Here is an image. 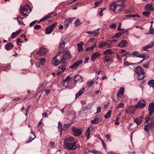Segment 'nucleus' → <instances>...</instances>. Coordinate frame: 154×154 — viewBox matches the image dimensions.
<instances>
[{
  "label": "nucleus",
  "instance_id": "nucleus-61",
  "mask_svg": "<svg viewBox=\"0 0 154 154\" xmlns=\"http://www.w3.org/2000/svg\"><path fill=\"white\" fill-rule=\"evenodd\" d=\"M103 10H101V11H100L99 13V14L100 16H102L103 15Z\"/></svg>",
  "mask_w": 154,
  "mask_h": 154
},
{
  "label": "nucleus",
  "instance_id": "nucleus-40",
  "mask_svg": "<svg viewBox=\"0 0 154 154\" xmlns=\"http://www.w3.org/2000/svg\"><path fill=\"white\" fill-rule=\"evenodd\" d=\"M96 44H95L92 47H88L87 48H86L85 49V51H92L93 50L94 48L96 47Z\"/></svg>",
  "mask_w": 154,
  "mask_h": 154
},
{
  "label": "nucleus",
  "instance_id": "nucleus-18",
  "mask_svg": "<svg viewBox=\"0 0 154 154\" xmlns=\"http://www.w3.org/2000/svg\"><path fill=\"white\" fill-rule=\"evenodd\" d=\"M128 44L127 41L125 40H123L118 45V46L120 48H124Z\"/></svg>",
  "mask_w": 154,
  "mask_h": 154
},
{
  "label": "nucleus",
  "instance_id": "nucleus-49",
  "mask_svg": "<svg viewBox=\"0 0 154 154\" xmlns=\"http://www.w3.org/2000/svg\"><path fill=\"white\" fill-rule=\"evenodd\" d=\"M41 28V26L40 25H36L34 27V29L35 30H38Z\"/></svg>",
  "mask_w": 154,
  "mask_h": 154
},
{
  "label": "nucleus",
  "instance_id": "nucleus-35",
  "mask_svg": "<svg viewBox=\"0 0 154 154\" xmlns=\"http://www.w3.org/2000/svg\"><path fill=\"white\" fill-rule=\"evenodd\" d=\"M51 17V14H48L47 16L45 17L42 18V19H41V21H45L47 20L50 18Z\"/></svg>",
  "mask_w": 154,
  "mask_h": 154
},
{
  "label": "nucleus",
  "instance_id": "nucleus-16",
  "mask_svg": "<svg viewBox=\"0 0 154 154\" xmlns=\"http://www.w3.org/2000/svg\"><path fill=\"white\" fill-rule=\"evenodd\" d=\"M154 45V42H151L149 45L143 47L142 48V49L143 50L149 51L148 49L152 48Z\"/></svg>",
  "mask_w": 154,
  "mask_h": 154
},
{
  "label": "nucleus",
  "instance_id": "nucleus-4",
  "mask_svg": "<svg viewBox=\"0 0 154 154\" xmlns=\"http://www.w3.org/2000/svg\"><path fill=\"white\" fill-rule=\"evenodd\" d=\"M134 72L135 74L137 75V79L139 80H141L144 79L145 73L143 69L141 66H137L134 69Z\"/></svg>",
  "mask_w": 154,
  "mask_h": 154
},
{
  "label": "nucleus",
  "instance_id": "nucleus-39",
  "mask_svg": "<svg viewBox=\"0 0 154 154\" xmlns=\"http://www.w3.org/2000/svg\"><path fill=\"white\" fill-rule=\"evenodd\" d=\"M103 2V1L101 0H99L97 2H96L94 4V8L96 7L99 5L100 4H101L102 2Z\"/></svg>",
  "mask_w": 154,
  "mask_h": 154
},
{
  "label": "nucleus",
  "instance_id": "nucleus-46",
  "mask_svg": "<svg viewBox=\"0 0 154 154\" xmlns=\"http://www.w3.org/2000/svg\"><path fill=\"white\" fill-rule=\"evenodd\" d=\"M94 83V81H91L87 83V85L88 87H90L92 86L93 85Z\"/></svg>",
  "mask_w": 154,
  "mask_h": 154
},
{
  "label": "nucleus",
  "instance_id": "nucleus-30",
  "mask_svg": "<svg viewBox=\"0 0 154 154\" xmlns=\"http://www.w3.org/2000/svg\"><path fill=\"white\" fill-rule=\"evenodd\" d=\"M90 127H89L87 129V131L85 133V135L87 138V140H88L90 137Z\"/></svg>",
  "mask_w": 154,
  "mask_h": 154
},
{
  "label": "nucleus",
  "instance_id": "nucleus-47",
  "mask_svg": "<svg viewBox=\"0 0 154 154\" xmlns=\"http://www.w3.org/2000/svg\"><path fill=\"white\" fill-rule=\"evenodd\" d=\"M11 68V66L9 65L7 67H4L3 68V70L5 71H6L8 70H9Z\"/></svg>",
  "mask_w": 154,
  "mask_h": 154
},
{
  "label": "nucleus",
  "instance_id": "nucleus-22",
  "mask_svg": "<svg viewBox=\"0 0 154 154\" xmlns=\"http://www.w3.org/2000/svg\"><path fill=\"white\" fill-rule=\"evenodd\" d=\"M66 43L64 41L62 40L60 43L59 46L58 48L60 50H63L65 45Z\"/></svg>",
  "mask_w": 154,
  "mask_h": 154
},
{
  "label": "nucleus",
  "instance_id": "nucleus-48",
  "mask_svg": "<svg viewBox=\"0 0 154 154\" xmlns=\"http://www.w3.org/2000/svg\"><path fill=\"white\" fill-rule=\"evenodd\" d=\"M150 14V13L148 11H144L143 13V14L146 17H148Z\"/></svg>",
  "mask_w": 154,
  "mask_h": 154
},
{
  "label": "nucleus",
  "instance_id": "nucleus-14",
  "mask_svg": "<svg viewBox=\"0 0 154 154\" xmlns=\"http://www.w3.org/2000/svg\"><path fill=\"white\" fill-rule=\"evenodd\" d=\"M82 63V60H79L77 62H75L72 65L70 66L69 68L72 69H75L77 68Z\"/></svg>",
  "mask_w": 154,
  "mask_h": 154
},
{
  "label": "nucleus",
  "instance_id": "nucleus-63",
  "mask_svg": "<svg viewBox=\"0 0 154 154\" xmlns=\"http://www.w3.org/2000/svg\"><path fill=\"white\" fill-rule=\"evenodd\" d=\"M101 141L102 143V144H103V146L106 149V144H105L104 141H103V140H101Z\"/></svg>",
  "mask_w": 154,
  "mask_h": 154
},
{
  "label": "nucleus",
  "instance_id": "nucleus-23",
  "mask_svg": "<svg viewBox=\"0 0 154 154\" xmlns=\"http://www.w3.org/2000/svg\"><path fill=\"white\" fill-rule=\"evenodd\" d=\"M84 43L82 42H81L77 44L78 50L79 52L82 51L83 50L82 45Z\"/></svg>",
  "mask_w": 154,
  "mask_h": 154
},
{
  "label": "nucleus",
  "instance_id": "nucleus-38",
  "mask_svg": "<svg viewBox=\"0 0 154 154\" xmlns=\"http://www.w3.org/2000/svg\"><path fill=\"white\" fill-rule=\"evenodd\" d=\"M111 112L112 111H111L109 110L108 111L107 113L104 116L105 118L108 119V118H109L110 116Z\"/></svg>",
  "mask_w": 154,
  "mask_h": 154
},
{
  "label": "nucleus",
  "instance_id": "nucleus-32",
  "mask_svg": "<svg viewBox=\"0 0 154 154\" xmlns=\"http://www.w3.org/2000/svg\"><path fill=\"white\" fill-rule=\"evenodd\" d=\"M17 20L19 23H20V24L23 25H25V24L23 23V20H22V19H21V17L20 15H19L17 17Z\"/></svg>",
  "mask_w": 154,
  "mask_h": 154
},
{
  "label": "nucleus",
  "instance_id": "nucleus-57",
  "mask_svg": "<svg viewBox=\"0 0 154 154\" xmlns=\"http://www.w3.org/2000/svg\"><path fill=\"white\" fill-rule=\"evenodd\" d=\"M132 17H139L140 16L139 15L137 14H135L132 15Z\"/></svg>",
  "mask_w": 154,
  "mask_h": 154
},
{
  "label": "nucleus",
  "instance_id": "nucleus-52",
  "mask_svg": "<svg viewBox=\"0 0 154 154\" xmlns=\"http://www.w3.org/2000/svg\"><path fill=\"white\" fill-rule=\"evenodd\" d=\"M37 20H35V21H32L31 23L29 25V26L30 27H31L32 26H33V25L35 23L37 22Z\"/></svg>",
  "mask_w": 154,
  "mask_h": 154
},
{
  "label": "nucleus",
  "instance_id": "nucleus-54",
  "mask_svg": "<svg viewBox=\"0 0 154 154\" xmlns=\"http://www.w3.org/2000/svg\"><path fill=\"white\" fill-rule=\"evenodd\" d=\"M111 60L110 58H109L108 59H105L104 60V62L105 63L108 62Z\"/></svg>",
  "mask_w": 154,
  "mask_h": 154
},
{
  "label": "nucleus",
  "instance_id": "nucleus-44",
  "mask_svg": "<svg viewBox=\"0 0 154 154\" xmlns=\"http://www.w3.org/2000/svg\"><path fill=\"white\" fill-rule=\"evenodd\" d=\"M124 103H120L118 104L116 108L117 109L124 108Z\"/></svg>",
  "mask_w": 154,
  "mask_h": 154
},
{
  "label": "nucleus",
  "instance_id": "nucleus-5",
  "mask_svg": "<svg viewBox=\"0 0 154 154\" xmlns=\"http://www.w3.org/2000/svg\"><path fill=\"white\" fill-rule=\"evenodd\" d=\"M63 56L61 57V61L72 57L71 52L69 50H64L63 51Z\"/></svg>",
  "mask_w": 154,
  "mask_h": 154
},
{
  "label": "nucleus",
  "instance_id": "nucleus-45",
  "mask_svg": "<svg viewBox=\"0 0 154 154\" xmlns=\"http://www.w3.org/2000/svg\"><path fill=\"white\" fill-rule=\"evenodd\" d=\"M57 25V23H55L53 24H52L51 25H50L49 26L51 28V29H52V30H53V29L54 28H55Z\"/></svg>",
  "mask_w": 154,
  "mask_h": 154
},
{
  "label": "nucleus",
  "instance_id": "nucleus-60",
  "mask_svg": "<svg viewBox=\"0 0 154 154\" xmlns=\"http://www.w3.org/2000/svg\"><path fill=\"white\" fill-rule=\"evenodd\" d=\"M42 115L43 117H48V115L47 113L45 112H43L42 114Z\"/></svg>",
  "mask_w": 154,
  "mask_h": 154
},
{
  "label": "nucleus",
  "instance_id": "nucleus-42",
  "mask_svg": "<svg viewBox=\"0 0 154 154\" xmlns=\"http://www.w3.org/2000/svg\"><path fill=\"white\" fill-rule=\"evenodd\" d=\"M149 34H152L154 35V29H153V27H152V25H151V27L149 30Z\"/></svg>",
  "mask_w": 154,
  "mask_h": 154
},
{
  "label": "nucleus",
  "instance_id": "nucleus-31",
  "mask_svg": "<svg viewBox=\"0 0 154 154\" xmlns=\"http://www.w3.org/2000/svg\"><path fill=\"white\" fill-rule=\"evenodd\" d=\"M52 29H51V28L48 26L45 29L46 34H50L52 32Z\"/></svg>",
  "mask_w": 154,
  "mask_h": 154
},
{
  "label": "nucleus",
  "instance_id": "nucleus-3",
  "mask_svg": "<svg viewBox=\"0 0 154 154\" xmlns=\"http://www.w3.org/2000/svg\"><path fill=\"white\" fill-rule=\"evenodd\" d=\"M79 76V74H77L75 76H72L71 78L69 76H67L65 80L62 81V84L63 86L66 88H69L72 82V79H74L75 82L78 81V79H76V77Z\"/></svg>",
  "mask_w": 154,
  "mask_h": 154
},
{
  "label": "nucleus",
  "instance_id": "nucleus-50",
  "mask_svg": "<svg viewBox=\"0 0 154 154\" xmlns=\"http://www.w3.org/2000/svg\"><path fill=\"white\" fill-rule=\"evenodd\" d=\"M89 151L92 152V153L94 154H99L100 153V152L95 150H91V151Z\"/></svg>",
  "mask_w": 154,
  "mask_h": 154
},
{
  "label": "nucleus",
  "instance_id": "nucleus-64",
  "mask_svg": "<svg viewBox=\"0 0 154 154\" xmlns=\"http://www.w3.org/2000/svg\"><path fill=\"white\" fill-rule=\"evenodd\" d=\"M99 33V32L98 33H97L96 32V31H94V35L95 37H97Z\"/></svg>",
  "mask_w": 154,
  "mask_h": 154
},
{
  "label": "nucleus",
  "instance_id": "nucleus-21",
  "mask_svg": "<svg viewBox=\"0 0 154 154\" xmlns=\"http://www.w3.org/2000/svg\"><path fill=\"white\" fill-rule=\"evenodd\" d=\"M62 62V61H61V60L60 61L57 58V57H54L52 60V63L53 65L56 66L58 65Z\"/></svg>",
  "mask_w": 154,
  "mask_h": 154
},
{
  "label": "nucleus",
  "instance_id": "nucleus-56",
  "mask_svg": "<svg viewBox=\"0 0 154 154\" xmlns=\"http://www.w3.org/2000/svg\"><path fill=\"white\" fill-rule=\"evenodd\" d=\"M34 138H32V137H30L29 139V140H27L26 141V143H29L31 142L33 140H34Z\"/></svg>",
  "mask_w": 154,
  "mask_h": 154
},
{
  "label": "nucleus",
  "instance_id": "nucleus-33",
  "mask_svg": "<svg viewBox=\"0 0 154 154\" xmlns=\"http://www.w3.org/2000/svg\"><path fill=\"white\" fill-rule=\"evenodd\" d=\"M148 84L149 86L153 88H154V80H151L149 81Z\"/></svg>",
  "mask_w": 154,
  "mask_h": 154
},
{
  "label": "nucleus",
  "instance_id": "nucleus-11",
  "mask_svg": "<svg viewBox=\"0 0 154 154\" xmlns=\"http://www.w3.org/2000/svg\"><path fill=\"white\" fill-rule=\"evenodd\" d=\"M75 18L73 17L69 19H66L64 21L65 27L67 28L71 24L72 20Z\"/></svg>",
  "mask_w": 154,
  "mask_h": 154
},
{
  "label": "nucleus",
  "instance_id": "nucleus-20",
  "mask_svg": "<svg viewBox=\"0 0 154 154\" xmlns=\"http://www.w3.org/2000/svg\"><path fill=\"white\" fill-rule=\"evenodd\" d=\"M14 47V45L11 42H8L5 45V48L7 51H9Z\"/></svg>",
  "mask_w": 154,
  "mask_h": 154
},
{
  "label": "nucleus",
  "instance_id": "nucleus-17",
  "mask_svg": "<svg viewBox=\"0 0 154 154\" xmlns=\"http://www.w3.org/2000/svg\"><path fill=\"white\" fill-rule=\"evenodd\" d=\"M100 55L101 54L98 52H96L93 54L91 57V60L92 61H94L97 58L99 57Z\"/></svg>",
  "mask_w": 154,
  "mask_h": 154
},
{
  "label": "nucleus",
  "instance_id": "nucleus-53",
  "mask_svg": "<svg viewBox=\"0 0 154 154\" xmlns=\"http://www.w3.org/2000/svg\"><path fill=\"white\" fill-rule=\"evenodd\" d=\"M17 35L15 32H13L11 35V37L12 38H14Z\"/></svg>",
  "mask_w": 154,
  "mask_h": 154
},
{
  "label": "nucleus",
  "instance_id": "nucleus-55",
  "mask_svg": "<svg viewBox=\"0 0 154 154\" xmlns=\"http://www.w3.org/2000/svg\"><path fill=\"white\" fill-rule=\"evenodd\" d=\"M101 107L100 106H99L97 107V111L96 113H100L101 112Z\"/></svg>",
  "mask_w": 154,
  "mask_h": 154
},
{
  "label": "nucleus",
  "instance_id": "nucleus-25",
  "mask_svg": "<svg viewBox=\"0 0 154 154\" xmlns=\"http://www.w3.org/2000/svg\"><path fill=\"white\" fill-rule=\"evenodd\" d=\"M114 53V52L111 49L106 50L103 52L104 54L105 55H111Z\"/></svg>",
  "mask_w": 154,
  "mask_h": 154
},
{
  "label": "nucleus",
  "instance_id": "nucleus-26",
  "mask_svg": "<svg viewBox=\"0 0 154 154\" xmlns=\"http://www.w3.org/2000/svg\"><path fill=\"white\" fill-rule=\"evenodd\" d=\"M100 121V118H95L93 120L91 121V124H98Z\"/></svg>",
  "mask_w": 154,
  "mask_h": 154
},
{
  "label": "nucleus",
  "instance_id": "nucleus-2",
  "mask_svg": "<svg viewBox=\"0 0 154 154\" xmlns=\"http://www.w3.org/2000/svg\"><path fill=\"white\" fill-rule=\"evenodd\" d=\"M64 146L66 149L69 150H74L78 147L74 139L72 137H69L64 140Z\"/></svg>",
  "mask_w": 154,
  "mask_h": 154
},
{
  "label": "nucleus",
  "instance_id": "nucleus-27",
  "mask_svg": "<svg viewBox=\"0 0 154 154\" xmlns=\"http://www.w3.org/2000/svg\"><path fill=\"white\" fill-rule=\"evenodd\" d=\"M85 88L84 87L82 88V89L80 90L79 92L77 93L76 94V98H77L81 95L84 91Z\"/></svg>",
  "mask_w": 154,
  "mask_h": 154
},
{
  "label": "nucleus",
  "instance_id": "nucleus-9",
  "mask_svg": "<svg viewBox=\"0 0 154 154\" xmlns=\"http://www.w3.org/2000/svg\"><path fill=\"white\" fill-rule=\"evenodd\" d=\"M124 92V89L123 87H121L117 93V98H123Z\"/></svg>",
  "mask_w": 154,
  "mask_h": 154
},
{
  "label": "nucleus",
  "instance_id": "nucleus-24",
  "mask_svg": "<svg viewBox=\"0 0 154 154\" xmlns=\"http://www.w3.org/2000/svg\"><path fill=\"white\" fill-rule=\"evenodd\" d=\"M143 117L141 116L140 118H137L134 120V122H136L137 124L139 125L142 122Z\"/></svg>",
  "mask_w": 154,
  "mask_h": 154
},
{
  "label": "nucleus",
  "instance_id": "nucleus-62",
  "mask_svg": "<svg viewBox=\"0 0 154 154\" xmlns=\"http://www.w3.org/2000/svg\"><path fill=\"white\" fill-rule=\"evenodd\" d=\"M94 33V31H88L87 32V33L89 34H93Z\"/></svg>",
  "mask_w": 154,
  "mask_h": 154
},
{
  "label": "nucleus",
  "instance_id": "nucleus-29",
  "mask_svg": "<svg viewBox=\"0 0 154 154\" xmlns=\"http://www.w3.org/2000/svg\"><path fill=\"white\" fill-rule=\"evenodd\" d=\"M45 58H41L40 61L39 62V66L40 67L43 66L45 62Z\"/></svg>",
  "mask_w": 154,
  "mask_h": 154
},
{
  "label": "nucleus",
  "instance_id": "nucleus-6",
  "mask_svg": "<svg viewBox=\"0 0 154 154\" xmlns=\"http://www.w3.org/2000/svg\"><path fill=\"white\" fill-rule=\"evenodd\" d=\"M72 130L73 135L75 136H79L81 134L82 130V128H76L75 127H73Z\"/></svg>",
  "mask_w": 154,
  "mask_h": 154
},
{
  "label": "nucleus",
  "instance_id": "nucleus-7",
  "mask_svg": "<svg viewBox=\"0 0 154 154\" xmlns=\"http://www.w3.org/2000/svg\"><path fill=\"white\" fill-rule=\"evenodd\" d=\"M135 106V107L132 106H131L128 107L127 109L125 110V114H129L130 115L134 114L136 109Z\"/></svg>",
  "mask_w": 154,
  "mask_h": 154
},
{
  "label": "nucleus",
  "instance_id": "nucleus-51",
  "mask_svg": "<svg viewBox=\"0 0 154 154\" xmlns=\"http://www.w3.org/2000/svg\"><path fill=\"white\" fill-rule=\"evenodd\" d=\"M116 25L115 24H112L109 26V27L111 28L115 29L116 28Z\"/></svg>",
  "mask_w": 154,
  "mask_h": 154
},
{
  "label": "nucleus",
  "instance_id": "nucleus-37",
  "mask_svg": "<svg viewBox=\"0 0 154 154\" xmlns=\"http://www.w3.org/2000/svg\"><path fill=\"white\" fill-rule=\"evenodd\" d=\"M81 23V22H80V20L79 19H78L76 20L74 23L75 26V27L78 26Z\"/></svg>",
  "mask_w": 154,
  "mask_h": 154
},
{
  "label": "nucleus",
  "instance_id": "nucleus-36",
  "mask_svg": "<svg viewBox=\"0 0 154 154\" xmlns=\"http://www.w3.org/2000/svg\"><path fill=\"white\" fill-rule=\"evenodd\" d=\"M66 66V63L63 62L62 64L59 68V69H61L62 71H63L65 69Z\"/></svg>",
  "mask_w": 154,
  "mask_h": 154
},
{
  "label": "nucleus",
  "instance_id": "nucleus-41",
  "mask_svg": "<svg viewBox=\"0 0 154 154\" xmlns=\"http://www.w3.org/2000/svg\"><path fill=\"white\" fill-rule=\"evenodd\" d=\"M106 42H103L102 43H100L98 46V47L100 48H102L106 46Z\"/></svg>",
  "mask_w": 154,
  "mask_h": 154
},
{
  "label": "nucleus",
  "instance_id": "nucleus-34",
  "mask_svg": "<svg viewBox=\"0 0 154 154\" xmlns=\"http://www.w3.org/2000/svg\"><path fill=\"white\" fill-rule=\"evenodd\" d=\"M124 32H122L117 33L114 36H113L112 38L115 37L116 38H118L121 35H123V34L124 33Z\"/></svg>",
  "mask_w": 154,
  "mask_h": 154
},
{
  "label": "nucleus",
  "instance_id": "nucleus-28",
  "mask_svg": "<svg viewBox=\"0 0 154 154\" xmlns=\"http://www.w3.org/2000/svg\"><path fill=\"white\" fill-rule=\"evenodd\" d=\"M72 124V123H69L68 124H64L63 125V128H62V129L65 131H66L68 129V128Z\"/></svg>",
  "mask_w": 154,
  "mask_h": 154
},
{
  "label": "nucleus",
  "instance_id": "nucleus-59",
  "mask_svg": "<svg viewBox=\"0 0 154 154\" xmlns=\"http://www.w3.org/2000/svg\"><path fill=\"white\" fill-rule=\"evenodd\" d=\"M20 14L24 16V17H26L28 15V14H27L26 13H24V12L23 13H20Z\"/></svg>",
  "mask_w": 154,
  "mask_h": 154
},
{
  "label": "nucleus",
  "instance_id": "nucleus-13",
  "mask_svg": "<svg viewBox=\"0 0 154 154\" xmlns=\"http://www.w3.org/2000/svg\"><path fill=\"white\" fill-rule=\"evenodd\" d=\"M146 105L145 101L144 100H140L135 106L136 108H143Z\"/></svg>",
  "mask_w": 154,
  "mask_h": 154
},
{
  "label": "nucleus",
  "instance_id": "nucleus-8",
  "mask_svg": "<svg viewBox=\"0 0 154 154\" xmlns=\"http://www.w3.org/2000/svg\"><path fill=\"white\" fill-rule=\"evenodd\" d=\"M130 55L132 56L133 57H136L140 58H144L146 57V54H139L137 51H135L132 52Z\"/></svg>",
  "mask_w": 154,
  "mask_h": 154
},
{
  "label": "nucleus",
  "instance_id": "nucleus-43",
  "mask_svg": "<svg viewBox=\"0 0 154 154\" xmlns=\"http://www.w3.org/2000/svg\"><path fill=\"white\" fill-rule=\"evenodd\" d=\"M150 119L151 121H154V117H152L151 118L150 117H146V121L145 122V123H147L149 119Z\"/></svg>",
  "mask_w": 154,
  "mask_h": 154
},
{
  "label": "nucleus",
  "instance_id": "nucleus-58",
  "mask_svg": "<svg viewBox=\"0 0 154 154\" xmlns=\"http://www.w3.org/2000/svg\"><path fill=\"white\" fill-rule=\"evenodd\" d=\"M63 52V51H60L57 53L56 55L54 57H57V56H59L60 54Z\"/></svg>",
  "mask_w": 154,
  "mask_h": 154
},
{
  "label": "nucleus",
  "instance_id": "nucleus-12",
  "mask_svg": "<svg viewBox=\"0 0 154 154\" xmlns=\"http://www.w3.org/2000/svg\"><path fill=\"white\" fill-rule=\"evenodd\" d=\"M148 111L149 112V116L152 115V113L154 112V102L150 103L148 107Z\"/></svg>",
  "mask_w": 154,
  "mask_h": 154
},
{
  "label": "nucleus",
  "instance_id": "nucleus-15",
  "mask_svg": "<svg viewBox=\"0 0 154 154\" xmlns=\"http://www.w3.org/2000/svg\"><path fill=\"white\" fill-rule=\"evenodd\" d=\"M29 6L27 4L24 5L23 7L20 9V13L26 12L28 11V9L29 8Z\"/></svg>",
  "mask_w": 154,
  "mask_h": 154
},
{
  "label": "nucleus",
  "instance_id": "nucleus-19",
  "mask_svg": "<svg viewBox=\"0 0 154 154\" xmlns=\"http://www.w3.org/2000/svg\"><path fill=\"white\" fill-rule=\"evenodd\" d=\"M145 8L146 9L154 11V5L152 3L148 4L145 6Z\"/></svg>",
  "mask_w": 154,
  "mask_h": 154
},
{
  "label": "nucleus",
  "instance_id": "nucleus-10",
  "mask_svg": "<svg viewBox=\"0 0 154 154\" xmlns=\"http://www.w3.org/2000/svg\"><path fill=\"white\" fill-rule=\"evenodd\" d=\"M47 51L46 48L42 47L39 48V50L37 52V54L42 56L45 54Z\"/></svg>",
  "mask_w": 154,
  "mask_h": 154
},
{
  "label": "nucleus",
  "instance_id": "nucleus-1",
  "mask_svg": "<svg viewBox=\"0 0 154 154\" xmlns=\"http://www.w3.org/2000/svg\"><path fill=\"white\" fill-rule=\"evenodd\" d=\"M125 0H118L117 2L112 4L109 6V8L115 13H120L122 9L123 6V2Z\"/></svg>",
  "mask_w": 154,
  "mask_h": 154
}]
</instances>
